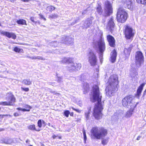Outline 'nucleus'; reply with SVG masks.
Instances as JSON below:
<instances>
[{
    "label": "nucleus",
    "mask_w": 146,
    "mask_h": 146,
    "mask_svg": "<svg viewBox=\"0 0 146 146\" xmlns=\"http://www.w3.org/2000/svg\"><path fill=\"white\" fill-rule=\"evenodd\" d=\"M108 85H111L114 87V88L116 89V88H118V80L117 75L116 74L111 75L108 80Z\"/></svg>",
    "instance_id": "nucleus-6"
},
{
    "label": "nucleus",
    "mask_w": 146,
    "mask_h": 146,
    "mask_svg": "<svg viewBox=\"0 0 146 146\" xmlns=\"http://www.w3.org/2000/svg\"><path fill=\"white\" fill-rule=\"evenodd\" d=\"M49 91L50 92L53 93L54 95H58L59 94V93L55 92L53 91L52 90H50V89H49Z\"/></svg>",
    "instance_id": "nucleus-41"
},
{
    "label": "nucleus",
    "mask_w": 146,
    "mask_h": 146,
    "mask_svg": "<svg viewBox=\"0 0 146 146\" xmlns=\"http://www.w3.org/2000/svg\"><path fill=\"white\" fill-rule=\"evenodd\" d=\"M71 61L72 60L71 58H63L61 62L63 63H66L69 64V63H71Z\"/></svg>",
    "instance_id": "nucleus-24"
},
{
    "label": "nucleus",
    "mask_w": 146,
    "mask_h": 146,
    "mask_svg": "<svg viewBox=\"0 0 146 146\" xmlns=\"http://www.w3.org/2000/svg\"><path fill=\"white\" fill-rule=\"evenodd\" d=\"M22 82L25 85H29L31 84L32 81H31L29 79H25L23 80Z\"/></svg>",
    "instance_id": "nucleus-25"
},
{
    "label": "nucleus",
    "mask_w": 146,
    "mask_h": 146,
    "mask_svg": "<svg viewBox=\"0 0 146 146\" xmlns=\"http://www.w3.org/2000/svg\"><path fill=\"white\" fill-rule=\"evenodd\" d=\"M70 113V112L68 111H66L64 112V115L67 117H68Z\"/></svg>",
    "instance_id": "nucleus-39"
},
{
    "label": "nucleus",
    "mask_w": 146,
    "mask_h": 146,
    "mask_svg": "<svg viewBox=\"0 0 146 146\" xmlns=\"http://www.w3.org/2000/svg\"><path fill=\"white\" fill-rule=\"evenodd\" d=\"M14 115L15 117L18 116L19 115V114L17 113H15L14 114Z\"/></svg>",
    "instance_id": "nucleus-49"
},
{
    "label": "nucleus",
    "mask_w": 146,
    "mask_h": 146,
    "mask_svg": "<svg viewBox=\"0 0 146 146\" xmlns=\"http://www.w3.org/2000/svg\"><path fill=\"white\" fill-rule=\"evenodd\" d=\"M9 116L10 117H11V116L10 115H0V118H3L4 117V116Z\"/></svg>",
    "instance_id": "nucleus-44"
},
{
    "label": "nucleus",
    "mask_w": 146,
    "mask_h": 146,
    "mask_svg": "<svg viewBox=\"0 0 146 146\" xmlns=\"http://www.w3.org/2000/svg\"><path fill=\"white\" fill-rule=\"evenodd\" d=\"M55 8L52 5L49 6L47 7L46 9L47 11L51 12L52 11L55 9Z\"/></svg>",
    "instance_id": "nucleus-26"
},
{
    "label": "nucleus",
    "mask_w": 146,
    "mask_h": 146,
    "mask_svg": "<svg viewBox=\"0 0 146 146\" xmlns=\"http://www.w3.org/2000/svg\"><path fill=\"white\" fill-rule=\"evenodd\" d=\"M136 64L139 66L143 62V56L142 53L140 51L137 52L135 55Z\"/></svg>",
    "instance_id": "nucleus-10"
},
{
    "label": "nucleus",
    "mask_w": 146,
    "mask_h": 146,
    "mask_svg": "<svg viewBox=\"0 0 146 146\" xmlns=\"http://www.w3.org/2000/svg\"><path fill=\"white\" fill-rule=\"evenodd\" d=\"M90 113V110H88V111L85 113V116L87 119H89Z\"/></svg>",
    "instance_id": "nucleus-33"
},
{
    "label": "nucleus",
    "mask_w": 146,
    "mask_h": 146,
    "mask_svg": "<svg viewBox=\"0 0 146 146\" xmlns=\"http://www.w3.org/2000/svg\"><path fill=\"white\" fill-rule=\"evenodd\" d=\"M73 113H71L70 114V115L71 116H72L73 115Z\"/></svg>",
    "instance_id": "nucleus-56"
},
{
    "label": "nucleus",
    "mask_w": 146,
    "mask_h": 146,
    "mask_svg": "<svg viewBox=\"0 0 146 146\" xmlns=\"http://www.w3.org/2000/svg\"><path fill=\"white\" fill-rule=\"evenodd\" d=\"M17 109L18 110H20L23 111V110L24 109H22L21 108H17Z\"/></svg>",
    "instance_id": "nucleus-52"
},
{
    "label": "nucleus",
    "mask_w": 146,
    "mask_h": 146,
    "mask_svg": "<svg viewBox=\"0 0 146 146\" xmlns=\"http://www.w3.org/2000/svg\"><path fill=\"white\" fill-rule=\"evenodd\" d=\"M21 50H22L17 47H15L14 48V51L16 52H19L21 51Z\"/></svg>",
    "instance_id": "nucleus-35"
},
{
    "label": "nucleus",
    "mask_w": 146,
    "mask_h": 146,
    "mask_svg": "<svg viewBox=\"0 0 146 146\" xmlns=\"http://www.w3.org/2000/svg\"><path fill=\"white\" fill-rule=\"evenodd\" d=\"M88 62L92 66L96 64L97 59L96 54L92 51H90L88 55Z\"/></svg>",
    "instance_id": "nucleus-8"
},
{
    "label": "nucleus",
    "mask_w": 146,
    "mask_h": 146,
    "mask_svg": "<svg viewBox=\"0 0 146 146\" xmlns=\"http://www.w3.org/2000/svg\"><path fill=\"white\" fill-rule=\"evenodd\" d=\"M137 3L143 4H146V0H136Z\"/></svg>",
    "instance_id": "nucleus-32"
},
{
    "label": "nucleus",
    "mask_w": 146,
    "mask_h": 146,
    "mask_svg": "<svg viewBox=\"0 0 146 146\" xmlns=\"http://www.w3.org/2000/svg\"><path fill=\"white\" fill-rule=\"evenodd\" d=\"M30 20L33 22L35 23V21H34V18L33 17H31L30 18Z\"/></svg>",
    "instance_id": "nucleus-48"
},
{
    "label": "nucleus",
    "mask_w": 146,
    "mask_h": 146,
    "mask_svg": "<svg viewBox=\"0 0 146 146\" xmlns=\"http://www.w3.org/2000/svg\"><path fill=\"white\" fill-rule=\"evenodd\" d=\"M28 128L29 129L32 131L35 130L37 131H40V129H36L35 127V125L34 124L29 125L28 127Z\"/></svg>",
    "instance_id": "nucleus-23"
},
{
    "label": "nucleus",
    "mask_w": 146,
    "mask_h": 146,
    "mask_svg": "<svg viewBox=\"0 0 146 146\" xmlns=\"http://www.w3.org/2000/svg\"><path fill=\"white\" fill-rule=\"evenodd\" d=\"M102 96L100 93L99 87L96 85L93 86L92 95L90 97L92 102H97L94 110L93 115L95 118L97 119H100L102 116V111L103 109V105L101 103Z\"/></svg>",
    "instance_id": "nucleus-1"
},
{
    "label": "nucleus",
    "mask_w": 146,
    "mask_h": 146,
    "mask_svg": "<svg viewBox=\"0 0 146 146\" xmlns=\"http://www.w3.org/2000/svg\"><path fill=\"white\" fill-rule=\"evenodd\" d=\"M29 146H33L32 145H30Z\"/></svg>",
    "instance_id": "nucleus-64"
},
{
    "label": "nucleus",
    "mask_w": 146,
    "mask_h": 146,
    "mask_svg": "<svg viewBox=\"0 0 146 146\" xmlns=\"http://www.w3.org/2000/svg\"><path fill=\"white\" fill-rule=\"evenodd\" d=\"M0 77L1 78H7V77L6 76H0Z\"/></svg>",
    "instance_id": "nucleus-54"
},
{
    "label": "nucleus",
    "mask_w": 146,
    "mask_h": 146,
    "mask_svg": "<svg viewBox=\"0 0 146 146\" xmlns=\"http://www.w3.org/2000/svg\"><path fill=\"white\" fill-rule=\"evenodd\" d=\"M108 141V138L104 139L102 141V143L103 145L107 144Z\"/></svg>",
    "instance_id": "nucleus-31"
},
{
    "label": "nucleus",
    "mask_w": 146,
    "mask_h": 146,
    "mask_svg": "<svg viewBox=\"0 0 146 146\" xmlns=\"http://www.w3.org/2000/svg\"><path fill=\"white\" fill-rule=\"evenodd\" d=\"M105 12L107 16L110 15L112 13V8L111 4L108 1H106L105 3Z\"/></svg>",
    "instance_id": "nucleus-12"
},
{
    "label": "nucleus",
    "mask_w": 146,
    "mask_h": 146,
    "mask_svg": "<svg viewBox=\"0 0 146 146\" xmlns=\"http://www.w3.org/2000/svg\"><path fill=\"white\" fill-rule=\"evenodd\" d=\"M1 34L3 35L6 36L9 38H11L14 39H15L16 38V35L13 33L2 31L1 32Z\"/></svg>",
    "instance_id": "nucleus-15"
},
{
    "label": "nucleus",
    "mask_w": 146,
    "mask_h": 146,
    "mask_svg": "<svg viewBox=\"0 0 146 146\" xmlns=\"http://www.w3.org/2000/svg\"><path fill=\"white\" fill-rule=\"evenodd\" d=\"M81 67V64L72 62L71 61V63H69L67 69L70 71H76L78 70H80Z\"/></svg>",
    "instance_id": "nucleus-9"
},
{
    "label": "nucleus",
    "mask_w": 146,
    "mask_h": 146,
    "mask_svg": "<svg viewBox=\"0 0 146 146\" xmlns=\"http://www.w3.org/2000/svg\"><path fill=\"white\" fill-rule=\"evenodd\" d=\"M58 138L59 139H61V137H58Z\"/></svg>",
    "instance_id": "nucleus-61"
},
{
    "label": "nucleus",
    "mask_w": 146,
    "mask_h": 146,
    "mask_svg": "<svg viewBox=\"0 0 146 146\" xmlns=\"http://www.w3.org/2000/svg\"><path fill=\"white\" fill-rule=\"evenodd\" d=\"M145 84L144 83L140 85L138 88L137 90V93L136 96L138 98L140 96L141 92L143 89V87L144 86Z\"/></svg>",
    "instance_id": "nucleus-19"
},
{
    "label": "nucleus",
    "mask_w": 146,
    "mask_h": 146,
    "mask_svg": "<svg viewBox=\"0 0 146 146\" xmlns=\"http://www.w3.org/2000/svg\"><path fill=\"white\" fill-rule=\"evenodd\" d=\"M115 26V24L113 22V19L111 17L109 20L108 24V27L112 31L113 30Z\"/></svg>",
    "instance_id": "nucleus-18"
},
{
    "label": "nucleus",
    "mask_w": 146,
    "mask_h": 146,
    "mask_svg": "<svg viewBox=\"0 0 146 146\" xmlns=\"http://www.w3.org/2000/svg\"><path fill=\"white\" fill-rule=\"evenodd\" d=\"M93 47L96 49H99L100 53V61L102 62V59L103 57V53L105 50V45L104 39L101 38L98 40L94 42L93 44Z\"/></svg>",
    "instance_id": "nucleus-3"
},
{
    "label": "nucleus",
    "mask_w": 146,
    "mask_h": 146,
    "mask_svg": "<svg viewBox=\"0 0 146 146\" xmlns=\"http://www.w3.org/2000/svg\"><path fill=\"white\" fill-rule=\"evenodd\" d=\"M45 123L43 120L42 121L41 120H39L37 123L38 126L39 128H41L42 127V123L44 124Z\"/></svg>",
    "instance_id": "nucleus-30"
},
{
    "label": "nucleus",
    "mask_w": 146,
    "mask_h": 146,
    "mask_svg": "<svg viewBox=\"0 0 146 146\" xmlns=\"http://www.w3.org/2000/svg\"><path fill=\"white\" fill-rule=\"evenodd\" d=\"M5 71H6V70H4V71H1L0 72H5Z\"/></svg>",
    "instance_id": "nucleus-57"
},
{
    "label": "nucleus",
    "mask_w": 146,
    "mask_h": 146,
    "mask_svg": "<svg viewBox=\"0 0 146 146\" xmlns=\"http://www.w3.org/2000/svg\"><path fill=\"white\" fill-rule=\"evenodd\" d=\"M28 142V140H27V141H26V143H27V142Z\"/></svg>",
    "instance_id": "nucleus-62"
},
{
    "label": "nucleus",
    "mask_w": 146,
    "mask_h": 146,
    "mask_svg": "<svg viewBox=\"0 0 146 146\" xmlns=\"http://www.w3.org/2000/svg\"><path fill=\"white\" fill-rule=\"evenodd\" d=\"M3 129H0V131H3Z\"/></svg>",
    "instance_id": "nucleus-60"
},
{
    "label": "nucleus",
    "mask_w": 146,
    "mask_h": 146,
    "mask_svg": "<svg viewBox=\"0 0 146 146\" xmlns=\"http://www.w3.org/2000/svg\"><path fill=\"white\" fill-rule=\"evenodd\" d=\"M97 11L99 14L101 15L102 13V10L101 7L100 5H98L97 8Z\"/></svg>",
    "instance_id": "nucleus-29"
},
{
    "label": "nucleus",
    "mask_w": 146,
    "mask_h": 146,
    "mask_svg": "<svg viewBox=\"0 0 146 146\" xmlns=\"http://www.w3.org/2000/svg\"><path fill=\"white\" fill-rule=\"evenodd\" d=\"M58 16L57 15L55 14H53L49 16V18H57L58 17Z\"/></svg>",
    "instance_id": "nucleus-36"
},
{
    "label": "nucleus",
    "mask_w": 146,
    "mask_h": 146,
    "mask_svg": "<svg viewBox=\"0 0 146 146\" xmlns=\"http://www.w3.org/2000/svg\"><path fill=\"white\" fill-rule=\"evenodd\" d=\"M24 107L26 109H23V111H30V110L31 108V107L28 105H25L24 106Z\"/></svg>",
    "instance_id": "nucleus-27"
},
{
    "label": "nucleus",
    "mask_w": 146,
    "mask_h": 146,
    "mask_svg": "<svg viewBox=\"0 0 146 146\" xmlns=\"http://www.w3.org/2000/svg\"><path fill=\"white\" fill-rule=\"evenodd\" d=\"M17 23L19 24L27 25L26 21L23 19H21L17 20Z\"/></svg>",
    "instance_id": "nucleus-22"
},
{
    "label": "nucleus",
    "mask_w": 146,
    "mask_h": 146,
    "mask_svg": "<svg viewBox=\"0 0 146 146\" xmlns=\"http://www.w3.org/2000/svg\"><path fill=\"white\" fill-rule=\"evenodd\" d=\"M140 137V136H138L137 138V140H139Z\"/></svg>",
    "instance_id": "nucleus-55"
},
{
    "label": "nucleus",
    "mask_w": 146,
    "mask_h": 146,
    "mask_svg": "<svg viewBox=\"0 0 146 146\" xmlns=\"http://www.w3.org/2000/svg\"><path fill=\"white\" fill-rule=\"evenodd\" d=\"M39 15L40 19H43L45 21H46V19L44 17V16L42 15L39 14Z\"/></svg>",
    "instance_id": "nucleus-45"
},
{
    "label": "nucleus",
    "mask_w": 146,
    "mask_h": 146,
    "mask_svg": "<svg viewBox=\"0 0 146 146\" xmlns=\"http://www.w3.org/2000/svg\"><path fill=\"white\" fill-rule=\"evenodd\" d=\"M127 14L125 10L122 8L118 9L117 14V21L120 23H123L127 19Z\"/></svg>",
    "instance_id": "nucleus-5"
},
{
    "label": "nucleus",
    "mask_w": 146,
    "mask_h": 146,
    "mask_svg": "<svg viewBox=\"0 0 146 146\" xmlns=\"http://www.w3.org/2000/svg\"><path fill=\"white\" fill-rule=\"evenodd\" d=\"M7 96L9 98L8 100V102H0V105L3 106L13 105L15 100L14 95L11 93H8Z\"/></svg>",
    "instance_id": "nucleus-7"
},
{
    "label": "nucleus",
    "mask_w": 146,
    "mask_h": 146,
    "mask_svg": "<svg viewBox=\"0 0 146 146\" xmlns=\"http://www.w3.org/2000/svg\"><path fill=\"white\" fill-rule=\"evenodd\" d=\"M11 2H13L14 1V0H11Z\"/></svg>",
    "instance_id": "nucleus-59"
},
{
    "label": "nucleus",
    "mask_w": 146,
    "mask_h": 146,
    "mask_svg": "<svg viewBox=\"0 0 146 146\" xmlns=\"http://www.w3.org/2000/svg\"><path fill=\"white\" fill-rule=\"evenodd\" d=\"M132 112L130 111H128L126 113L125 117H130L132 115Z\"/></svg>",
    "instance_id": "nucleus-34"
},
{
    "label": "nucleus",
    "mask_w": 146,
    "mask_h": 146,
    "mask_svg": "<svg viewBox=\"0 0 146 146\" xmlns=\"http://www.w3.org/2000/svg\"><path fill=\"white\" fill-rule=\"evenodd\" d=\"M133 99V97L131 95H128L125 97L122 101L123 106L131 109L134 108L136 105L134 104Z\"/></svg>",
    "instance_id": "nucleus-4"
},
{
    "label": "nucleus",
    "mask_w": 146,
    "mask_h": 146,
    "mask_svg": "<svg viewBox=\"0 0 146 146\" xmlns=\"http://www.w3.org/2000/svg\"><path fill=\"white\" fill-rule=\"evenodd\" d=\"M74 39L72 38L63 36L62 38V42L66 44H71L73 43Z\"/></svg>",
    "instance_id": "nucleus-14"
},
{
    "label": "nucleus",
    "mask_w": 146,
    "mask_h": 146,
    "mask_svg": "<svg viewBox=\"0 0 146 146\" xmlns=\"http://www.w3.org/2000/svg\"><path fill=\"white\" fill-rule=\"evenodd\" d=\"M27 57L28 58H31V57H30V56H27Z\"/></svg>",
    "instance_id": "nucleus-58"
},
{
    "label": "nucleus",
    "mask_w": 146,
    "mask_h": 146,
    "mask_svg": "<svg viewBox=\"0 0 146 146\" xmlns=\"http://www.w3.org/2000/svg\"><path fill=\"white\" fill-rule=\"evenodd\" d=\"M125 3L128 9H131V3L129 0H126Z\"/></svg>",
    "instance_id": "nucleus-28"
},
{
    "label": "nucleus",
    "mask_w": 146,
    "mask_h": 146,
    "mask_svg": "<svg viewBox=\"0 0 146 146\" xmlns=\"http://www.w3.org/2000/svg\"><path fill=\"white\" fill-rule=\"evenodd\" d=\"M72 108L74 110L77 111L78 113H80L81 111L79 110L78 109H76L74 108L73 107H72Z\"/></svg>",
    "instance_id": "nucleus-46"
},
{
    "label": "nucleus",
    "mask_w": 146,
    "mask_h": 146,
    "mask_svg": "<svg viewBox=\"0 0 146 146\" xmlns=\"http://www.w3.org/2000/svg\"><path fill=\"white\" fill-rule=\"evenodd\" d=\"M6 143L7 144H10L9 143H7H7Z\"/></svg>",
    "instance_id": "nucleus-63"
},
{
    "label": "nucleus",
    "mask_w": 146,
    "mask_h": 146,
    "mask_svg": "<svg viewBox=\"0 0 146 146\" xmlns=\"http://www.w3.org/2000/svg\"><path fill=\"white\" fill-rule=\"evenodd\" d=\"M132 49V46H130V47L128 48H125L124 49V52L126 55H129Z\"/></svg>",
    "instance_id": "nucleus-21"
},
{
    "label": "nucleus",
    "mask_w": 146,
    "mask_h": 146,
    "mask_svg": "<svg viewBox=\"0 0 146 146\" xmlns=\"http://www.w3.org/2000/svg\"><path fill=\"white\" fill-rule=\"evenodd\" d=\"M116 52L115 50H114L111 52L110 54V61L112 63H114L116 60Z\"/></svg>",
    "instance_id": "nucleus-17"
},
{
    "label": "nucleus",
    "mask_w": 146,
    "mask_h": 146,
    "mask_svg": "<svg viewBox=\"0 0 146 146\" xmlns=\"http://www.w3.org/2000/svg\"><path fill=\"white\" fill-rule=\"evenodd\" d=\"M62 79L61 78H58V82H60L62 80Z\"/></svg>",
    "instance_id": "nucleus-50"
},
{
    "label": "nucleus",
    "mask_w": 146,
    "mask_h": 146,
    "mask_svg": "<svg viewBox=\"0 0 146 146\" xmlns=\"http://www.w3.org/2000/svg\"><path fill=\"white\" fill-rule=\"evenodd\" d=\"M85 84L86 85V86L85 87L84 85L83 87L84 89V90H85L86 91H87L88 90L89 88V85L88 84H87V83H85Z\"/></svg>",
    "instance_id": "nucleus-37"
},
{
    "label": "nucleus",
    "mask_w": 146,
    "mask_h": 146,
    "mask_svg": "<svg viewBox=\"0 0 146 146\" xmlns=\"http://www.w3.org/2000/svg\"><path fill=\"white\" fill-rule=\"evenodd\" d=\"M31 58L32 59H36V56H34L32 57Z\"/></svg>",
    "instance_id": "nucleus-51"
},
{
    "label": "nucleus",
    "mask_w": 146,
    "mask_h": 146,
    "mask_svg": "<svg viewBox=\"0 0 146 146\" xmlns=\"http://www.w3.org/2000/svg\"><path fill=\"white\" fill-rule=\"evenodd\" d=\"M83 134L84 135V143H86V141L87 139L86 136V134L85 132V131H83Z\"/></svg>",
    "instance_id": "nucleus-38"
},
{
    "label": "nucleus",
    "mask_w": 146,
    "mask_h": 146,
    "mask_svg": "<svg viewBox=\"0 0 146 146\" xmlns=\"http://www.w3.org/2000/svg\"><path fill=\"white\" fill-rule=\"evenodd\" d=\"M125 34L126 37L130 39L133 36L132 29L130 27L126 26L125 27Z\"/></svg>",
    "instance_id": "nucleus-13"
},
{
    "label": "nucleus",
    "mask_w": 146,
    "mask_h": 146,
    "mask_svg": "<svg viewBox=\"0 0 146 146\" xmlns=\"http://www.w3.org/2000/svg\"><path fill=\"white\" fill-rule=\"evenodd\" d=\"M114 87L111 85H108L106 88V94L107 96L108 97H111L113 96L115 91H117L118 88L116 89L113 88Z\"/></svg>",
    "instance_id": "nucleus-11"
},
{
    "label": "nucleus",
    "mask_w": 146,
    "mask_h": 146,
    "mask_svg": "<svg viewBox=\"0 0 146 146\" xmlns=\"http://www.w3.org/2000/svg\"><path fill=\"white\" fill-rule=\"evenodd\" d=\"M91 136L93 138L100 139L104 137L107 134V131L103 128L97 127H93L91 130Z\"/></svg>",
    "instance_id": "nucleus-2"
},
{
    "label": "nucleus",
    "mask_w": 146,
    "mask_h": 146,
    "mask_svg": "<svg viewBox=\"0 0 146 146\" xmlns=\"http://www.w3.org/2000/svg\"><path fill=\"white\" fill-rule=\"evenodd\" d=\"M107 39L110 46L112 47H114L115 46V40L114 38L110 35L107 36Z\"/></svg>",
    "instance_id": "nucleus-16"
},
{
    "label": "nucleus",
    "mask_w": 146,
    "mask_h": 146,
    "mask_svg": "<svg viewBox=\"0 0 146 146\" xmlns=\"http://www.w3.org/2000/svg\"><path fill=\"white\" fill-rule=\"evenodd\" d=\"M21 89L23 90L25 92H28L29 90V89L28 88H24L21 87Z\"/></svg>",
    "instance_id": "nucleus-42"
},
{
    "label": "nucleus",
    "mask_w": 146,
    "mask_h": 146,
    "mask_svg": "<svg viewBox=\"0 0 146 146\" xmlns=\"http://www.w3.org/2000/svg\"><path fill=\"white\" fill-rule=\"evenodd\" d=\"M57 136L55 135H54L52 136V137L53 139L56 138Z\"/></svg>",
    "instance_id": "nucleus-53"
},
{
    "label": "nucleus",
    "mask_w": 146,
    "mask_h": 146,
    "mask_svg": "<svg viewBox=\"0 0 146 146\" xmlns=\"http://www.w3.org/2000/svg\"><path fill=\"white\" fill-rule=\"evenodd\" d=\"M96 72L95 73L96 75H94L95 77L96 78L98 77V72L99 71V70L98 68H96Z\"/></svg>",
    "instance_id": "nucleus-43"
},
{
    "label": "nucleus",
    "mask_w": 146,
    "mask_h": 146,
    "mask_svg": "<svg viewBox=\"0 0 146 146\" xmlns=\"http://www.w3.org/2000/svg\"><path fill=\"white\" fill-rule=\"evenodd\" d=\"M92 21L89 19L86 20L84 24V28H86L89 27L91 25Z\"/></svg>",
    "instance_id": "nucleus-20"
},
{
    "label": "nucleus",
    "mask_w": 146,
    "mask_h": 146,
    "mask_svg": "<svg viewBox=\"0 0 146 146\" xmlns=\"http://www.w3.org/2000/svg\"><path fill=\"white\" fill-rule=\"evenodd\" d=\"M36 59H39V60H42L44 59H43L42 57L40 56H36Z\"/></svg>",
    "instance_id": "nucleus-47"
},
{
    "label": "nucleus",
    "mask_w": 146,
    "mask_h": 146,
    "mask_svg": "<svg viewBox=\"0 0 146 146\" xmlns=\"http://www.w3.org/2000/svg\"><path fill=\"white\" fill-rule=\"evenodd\" d=\"M131 76L133 78H135L136 75H137V73L136 72H134L133 73H132L131 74Z\"/></svg>",
    "instance_id": "nucleus-40"
}]
</instances>
